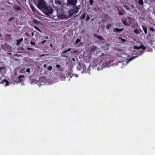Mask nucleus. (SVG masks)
<instances>
[{
	"label": "nucleus",
	"mask_w": 155,
	"mask_h": 155,
	"mask_svg": "<svg viewBox=\"0 0 155 155\" xmlns=\"http://www.w3.org/2000/svg\"><path fill=\"white\" fill-rule=\"evenodd\" d=\"M109 49H101V54L100 56L101 57V58L102 59L101 62L100 63L97 64L96 66L97 67L98 70H100L102 69L105 67L104 64L105 63L108 64L109 62V63L112 62L110 61V59H109L110 56V53L108 51Z\"/></svg>",
	"instance_id": "f257e3e1"
},
{
	"label": "nucleus",
	"mask_w": 155,
	"mask_h": 155,
	"mask_svg": "<svg viewBox=\"0 0 155 155\" xmlns=\"http://www.w3.org/2000/svg\"><path fill=\"white\" fill-rule=\"evenodd\" d=\"M81 8L80 5L75 6L73 8L71 9L68 12L69 16L70 17L71 16H74L78 13Z\"/></svg>",
	"instance_id": "f03ea898"
},
{
	"label": "nucleus",
	"mask_w": 155,
	"mask_h": 155,
	"mask_svg": "<svg viewBox=\"0 0 155 155\" xmlns=\"http://www.w3.org/2000/svg\"><path fill=\"white\" fill-rule=\"evenodd\" d=\"M142 50L141 49V51H136V55L135 56H134L130 58H129L126 61V62L127 63H129L130 62L133 60L134 58L137 57L139 56H140V55L142 54L144 52V50L146 49H142Z\"/></svg>",
	"instance_id": "7ed1b4c3"
},
{
	"label": "nucleus",
	"mask_w": 155,
	"mask_h": 155,
	"mask_svg": "<svg viewBox=\"0 0 155 155\" xmlns=\"http://www.w3.org/2000/svg\"><path fill=\"white\" fill-rule=\"evenodd\" d=\"M48 5L46 2L43 0H40L38 3V8L42 11Z\"/></svg>",
	"instance_id": "20e7f679"
},
{
	"label": "nucleus",
	"mask_w": 155,
	"mask_h": 155,
	"mask_svg": "<svg viewBox=\"0 0 155 155\" xmlns=\"http://www.w3.org/2000/svg\"><path fill=\"white\" fill-rule=\"evenodd\" d=\"M53 10L52 8L51 7L48 6V5L42 11L46 15H48L52 14Z\"/></svg>",
	"instance_id": "39448f33"
},
{
	"label": "nucleus",
	"mask_w": 155,
	"mask_h": 155,
	"mask_svg": "<svg viewBox=\"0 0 155 155\" xmlns=\"http://www.w3.org/2000/svg\"><path fill=\"white\" fill-rule=\"evenodd\" d=\"M77 68L78 69H79V70H81L83 69V73L84 72H87L88 73H90V70L91 69L89 66L87 70L86 69L85 65L84 64H81H81H79V65L77 67Z\"/></svg>",
	"instance_id": "423d86ee"
},
{
	"label": "nucleus",
	"mask_w": 155,
	"mask_h": 155,
	"mask_svg": "<svg viewBox=\"0 0 155 155\" xmlns=\"http://www.w3.org/2000/svg\"><path fill=\"white\" fill-rule=\"evenodd\" d=\"M58 17L59 18L66 19L68 18V17L63 13H57Z\"/></svg>",
	"instance_id": "0eeeda50"
},
{
	"label": "nucleus",
	"mask_w": 155,
	"mask_h": 155,
	"mask_svg": "<svg viewBox=\"0 0 155 155\" xmlns=\"http://www.w3.org/2000/svg\"><path fill=\"white\" fill-rule=\"evenodd\" d=\"M91 54V55H95V54L97 55L98 54L100 53V51H98V49H89Z\"/></svg>",
	"instance_id": "6e6552de"
},
{
	"label": "nucleus",
	"mask_w": 155,
	"mask_h": 155,
	"mask_svg": "<svg viewBox=\"0 0 155 155\" xmlns=\"http://www.w3.org/2000/svg\"><path fill=\"white\" fill-rule=\"evenodd\" d=\"M68 4L73 5H75L77 3V0H67Z\"/></svg>",
	"instance_id": "1a4fd4ad"
},
{
	"label": "nucleus",
	"mask_w": 155,
	"mask_h": 155,
	"mask_svg": "<svg viewBox=\"0 0 155 155\" xmlns=\"http://www.w3.org/2000/svg\"><path fill=\"white\" fill-rule=\"evenodd\" d=\"M5 82V85L6 86H7L8 85L9 83L8 81L6 79H4V80L2 81L1 82H0V84H4Z\"/></svg>",
	"instance_id": "9d476101"
},
{
	"label": "nucleus",
	"mask_w": 155,
	"mask_h": 155,
	"mask_svg": "<svg viewBox=\"0 0 155 155\" xmlns=\"http://www.w3.org/2000/svg\"><path fill=\"white\" fill-rule=\"evenodd\" d=\"M142 27L144 32L145 34L146 35L147 33V28L144 25H142Z\"/></svg>",
	"instance_id": "9b49d317"
},
{
	"label": "nucleus",
	"mask_w": 155,
	"mask_h": 155,
	"mask_svg": "<svg viewBox=\"0 0 155 155\" xmlns=\"http://www.w3.org/2000/svg\"><path fill=\"white\" fill-rule=\"evenodd\" d=\"M80 40L79 39H77L75 42V44H76V45L77 46H80L81 44V43L80 42Z\"/></svg>",
	"instance_id": "f8f14e48"
},
{
	"label": "nucleus",
	"mask_w": 155,
	"mask_h": 155,
	"mask_svg": "<svg viewBox=\"0 0 155 155\" xmlns=\"http://www.w3.org/2000/svg\"><path fill=\"white\" fill-rule=\"evenodd\" d=\"M123 30L124 28H122V29H120L116 28L114 29V31L115 32H120Z\"/></svg>",
	"instance_id": "ddd939ff"
},
{
	"label": "nucleus",
	"mask_w": 155,
	"mask_h": 155,
	"mask_svg": "<svg viewBox=\"0 0 155 155\" xmlns=\"http://www.w3.org/2000/svg\"><path fill=\"white\" fill-rule=\"evenodd\" d=\"M23 40V38H21L19 40H16L17 41V45H19L21 42Z\"/></svg>",
	"instance_id": "4468645a"
},
{
	"label": "nucleus",
	"mask_w": 155,
	"mask_h": 155,
	"mask_svg": "<svg viewBox=\"0 0 155 155\" xmlns=\"http://www.w3.org/2000/svg\"><path fill=\"white\" fill-rule=\"evenodd\" d=\"M118 41L120 43H121V42H125L126 41V40L124 39L121 38H120L118 39Z\"/></svg>",
	"instance_id": "2eb2a0df"
},
{
	"label": "nucleus",
	"mask_w": 155,
	"mask_h": 155,
	"mask_svg": "<svg viewBox=\"0 0 155 155\" xmlns=\"http://www.w3.org/2000/svg\"><path fill=\"white\" fill-rule=\"evenodd\" d=\"M20 78H24V76L23 75H20L18 76V79L19 81L20 82H21L23 81V79H21Z\"/></svg>",
	"instance_id": "dca6fc26"
},
{
	"label": "nucleus",
	"mask_w": 155,
	"mask_h": 155,
	"mask_svg": "<svg viewBox=\"0 0 155 155\" xmlns=\"http://www.w3.org/2000/svg\"><path fill=\"white\" fill-rule=\"evenodd\" d=\"M118 11V14L119 15H123V13L124 12V11L123 10L121 11L120 9L118 8L117 9Z\"/></svg>",
	"instance_id": "f3484780"
},
{
	"label": "nucleus",
	"mask_w": 155,
	"mask_h": 155,
	"mask_svg": "<svg viewBox=\"0 0 155 155\" xmlns=\"http://www.w3.org/2000/svg\"><path fill=\"white\" fill-rule=\"evenodd\" d=\"M111 23H109L107 24L106 26L107 29L108 30L109 28L111 27Z\"/></svg>",
	"instance_id": "a211bd4d"
},
{
	"label": "nucleus",
	"mask_w": 155,
	"mask_h": 155,
	"mask_svg": "<svg viewBox=\"0 0 155 155\" xmlns=\"http://www.w3.org/2000/svg\"><path fill=\"white\" fill-rule=\"evenodd\" d=\"M95 37V38H98V39L99 40H102L103 38L102 37L100 36H99L97 35H94Z\"/></svg>",
	"instance_id": "6ab92c4d"
},
{
	"label": "nucleus",
	"mask_w": 155,
	"mask_h": 155,
	"mask_svg": "<svg viewBox=\"0 0 155 155\" xmlns=\"http://www.w3.org/2000/svg\"><path fill=\"white\" fill-rule=\"evenodd\" d=\"M30 43L33 46H34V47H35V48L38 47L36 46V44L34 42H33L32 41H31Z\"/></svg>",
	"instance_id": "aec40b11"
},
{
	"label": "nucleus",
	"mask_w": 155,
	"mask_h": 155,
	"mask_svg": "<svg viewBox=\"0 0 155 155\" xmlns=\"http://www.w3.org/2000/svg\"><path fill=\"white\" fill-rule=\"evenodd\" d=\"M57 68H59V70L60 71H62L63 70V69L62 68H60L61 66H60L59 64H57L56 66Z\"/></svg>",
	"instance_id": "412c9836"
},
{
	"label": "nucleus",
	"mask_w": 155,
	"mask_h": 155,
	"mask_svg": "<svg viewBox=\"0 0 155 155\" xmlns=\"http://www.w3.org/2000/svg\"><path fill=\"white\" fill-rule=\"evenodd\" d=\"M123 22L124 24L126 26H129V24L125 20H123Z\"/></svg>",
	"instance_id": "4be33fe9"
},
{
	"label": "nucleus",
	"mask_w": 155,
	"mask_h": 155,
	"mask_svg": "<svg viewBox=\"0 0 155 155\" xmlns=\"http://www.w3.org/2000/svg\"><path fill=\"white\" fill-rule=\"evenodd\" d=\"M85 16H86V14H85V13H84L83 15L82 16H81V17H80V18L81 19H83L85 17Z\"/></svg>",
	"instance_id": "5701e85b"
},
{
	"label": "nucleus",
	"mask_w": 155,
	"mask_h": 155,
	"mask_svg": "<svg viewBox=\"0 0 155 155\" xmlns=\"http://www.w3.org/2000/svg\"><path fill=\"white\" fill-rule=\"evenodd\" d=\"M139 3L140 5H143V0H139Z\"/></svg>",
	"instance_id": "b1692460"
},
{
	"label": "nucleus",
	"mask_w": 155,
	"mask_h": 155,
	"mask_svg": "<svg viewBox=\"0 0 155 155\" xmlns=\"http://www.w3.org/2000/svg\"><path fill=\"white\" fill-rule=\"evenodd\" d=\"M136 48H142L143 49L145 48V47H144L142 45H141L140 46H139V47L137 46L136 47Z\"/></svg>",
	"instance_id": "393cba45"
},
{
	"label": "nucleus",
	"mask_w": 155,
	"mask_h": 155,
	"mask_svg": "<svg viewBox=\"0 0 155 155\" xmlns=\"http://www.w3.org/2000/svg\"><path fill=\"white\" fill-rule=\"evenodd\" d=\"M134 32L135 33L137 34H139L140 32L138 31V30L137 29H136L134 31Z\"/></svg>",
	"instance_id": "a878e982"
},
{
	"label": "nucleus",
	"mask_w": 155,
	"mask_h": 155,
	"mask_svg": "<svg viewBox=\"0 0 155 155\" xmlns=\"http://www.w3.org/2000/svg\"><path fill=\"white\" fill-rule=\"evenodd\" d=\"M34 28L35 29H36V30H38L40 32H41V30L40 29H39L38 28V27L36 26H34Z\"/></svg>",
	"instance_id": "bb28decb"
},
{
	"label": "nucleus",
	"mask_w": 155,
	"mask_h": 155,
	"mask_svg": "<svg viewBox=\"0 0 155 155\" xmlns=\"http://www.w3.org/2000/svg\"><path fill=\"white\" fill-rule=\"evenodd\" d=\"M124 7L126 8V9L127 10H129V8H128V6H127V5H124Z\"/></svg>",
	"instance_id": "cd10ccee"
},
{
	"label": "nucleus",
	"mask_w": 155,
	"mask_h": 155,
	"mask_svg": "<svg viewBox=\"0 0 155 155\" xmlns=\"http://www.w3.org/2000/svg\"><path fill=\"white\" fill-rule=\"evenodd\" d=\"M89 2L91 5H92L93 3V0H89Z\"/></svg>",
	"instance_id": "c85d7f7f"
},
{
	"label": "nucleus",
	"mask_w": 155,
	"mask_h": 155,
	"mask_svg": "<svg viewBox=\"0 0 155 155\" xmlns=\"http://www.w3.org/2000/svg\"><path fill=\"white\" fill-rule=\"evenodd\" d=\"M52 68V67L51 66H49L47 68V69L50 71H51Z\"/></svg>",
	"instance_id": "c756f323"
},
{
	"label": "nucleus",
	"mask_w": 155,
	"mask_h": 155,
	"mask_svg": "<svg viewBox=\"0 0 155 155\" xmlns=\"http://www.w3.org/2000/svg\"><path fill=\"white\" fill-rule=\"evenodd\" d=\"M71 49H67V50L63 51V53H65L66 52L69 51Z\"/></svg>",
	"instance_id": "7c9ffc66"
},
{
	"label": "nucleus",
	"mask_w": 155,
	"mask_h": 155,
	"mask_svg": "<svg viewBox=\"0 0 155 155\" xmlns=\"http://www.w3.org/2000/svg\"><path fill=\"white\" fill-rule=\"evenodd\" d=\"M30 68H28L26 70V71L27 72H30Z\"/></svg>",
	"instance_id": "2f4dec72"
},
{
	"label": "nucleus",
	"mask_w": 155,
	"mask_h": 155,
	"mask_svg": "<svg viewBox=\"0 0 155 155\" xmlns=\"http://www.w3.org/2000/svg\"><path fill=\"white\" fill-rule=\"evenodd\" d=\"M31 8L34 11H35V10L36 9L33 6H31Z\"/></svg>",
	"instance_id": "473e14b6"
},
{
	"label": "nucleus",
	"mask_w": 155,
	"mask_h": 155,
	"mask_svg": "<svg viewBox=\"0 0 155 155\" xmlns=\"http://www.w3.org/2000/svg\"><path fill=\"white\" fill-rule=\"evenodd\" d=\"M150 30L152 31H155V30L153 28H150Z\"/></svg>",
	"instance_id": "72a5a7b5"
},
{
	"label": "nucleus",
	"mask_w": 155,
	"mask_h": 155,
	"mask_svg": "<svg viewBox=\"0 0 155 155\" xmlns=\"http://www.w3.org/2000/svg\"><path fill=\"white\" fill-rule=\"evenodd\" d=\"M90 19V17H89V16L87 15V18L86 19V20H89Z\"/></svg>",
	"instance_id": "f704fd0d"
},
{
	"label": "nucleus",
	"mask_w": 155,
	"mask_h": 155,
	"mask_svg": "<svg viewBox=\"0 0 155 155\" xmlns=\"http://www.w3.org/2000/svg\"><path fill=\"white\" fill-rule=\"evenodd\" d=\"M43 66L44 68H46L47 67V65L46 64H44Z\"/></svg>",
	"instance_id": "c9c22d12"
},
{
	"label": "nucleus",
	"mask_w": 155,
	"mask_h": 155,
	"mask_svg": "<svg viewBox=\"0 0 155 155\" xmlns=\"http://www.w3.org/2000/svg\"><path fill=\"white\" fill-rule=\"evenodd\" d=\"M46 41L45 40L43 41H42L41 42V44H43L45 43V42Z\"/></svg>",
	"instance_id": "e433bc0d"
},
{
	"label": "nucleus",
	"mask_w": 155,
	"mask_h": 155,
	"mask_svg": "<svg viewBox=\"0 0 155 155\" xmlns=\"http://www.w3.org/2000/svg\"><path fill=\"white\" fill-rule=\"evenodd\" d=\"M152 49H148V51H152Z\"/></svg>",
	"instance_id": "4c0bfd02"
},
{
	"label": "nucleus",
	"mask_w": 155,
	"mask_h": 155,
	"mask_svg": "<svg viewBox=\"0 0 155 155\" xmlns=\"http://www.w3.org/2000/svg\"><path fill=\"white\" fill-rule=\"evenodd\" d=\"M133 51L134 52H136V51H139L138 50L136 51H134V49H133ZM141 51V50L140 51ZM136 54V53L135 54Z\"/></svg>",
	"instance_id": "58836bf2"
},
{
	"label": "nucleus",
	"mask_w": 155,
	"mask_h": 155,
	"mask_svg": "<svg viewBox=\"0 0 155 155\" xmlns=\"http://www.w3.org/2000/svg\"><path fill=\"white\" fill-rule=\"evenodd\" d=\"M133 51L134 52H136V51H139L138 50L136 51H134V49H133ZM141 51V50L140 51ZM136 54V53L135 54Z\"/></svg>",
	"instance_id": "ea45409f"
},
{
	"label": "nucleus",
	"mask_w": 155,
	"mask_h": 155,
	"mask_svg": "<svg viewBox=\"0 0 155 155\" xmlns=\"http://www.w3.org/2000/svg\"><path fill=\"white\" fill-rule=\"evenodd\" d=\"M25 34L27 35V36H28H28H29V35H28V33H27V32H26V33H25Z\"/></svg>",
	"instance_id": "a19ab883"
},
{
	"label": "nucleus",
	"mask_w": 155,
	"mask_h": 155,
	"mask_svg": "<svg viewBox=\"0 0 155 155\" xmlns=\"http://www.w3.org/2000/svg\"><path fill=\"white\" fill-rule=\"evenodd\" d=\"M58 3L59 4H61V2L60 1H58Z\"/></svg>",
	"instance_id": "79ce46f5"
},
{
	"label": "nucleus",
	"mask_w": 155,
	"mask_h": 155,
	"mask_svg": "<svg viewBox=\"0 0 155 155\" xmlns=\"http://www.w3.org/2000/svg\"><path fill=\"white\" fill-rule=\"evenodd\" d=\"M31 35H32V36H33V35H34V34L33 32H32L31 33Z\"/></svg>",
	"instance_id": "37998d69"
},
{
	"label": "nucleus",
	"mask_w": 155,
	"mask_h": 155,
	"mask_svg": "<svg viewBox=\"0 0 155 155\" xmlns=\"http://www.w3.org/2000/svg\"><path fill=\"white\" fill-rule=\"evenodd\" d=\"M131 6L132 7V8H133V7H134L132 5H131Z\"/></svg>",
	"instance_id": "c03bdc74"
},
{
	"label": "nucleus",
	"mask_w": 155,
	"mask_h": 155,
	"mask_svg": "<svg viewBox=\"0 0 155 155\" xmlns=\"http://www.w3.org/2000/svg\"><path fill=\"white\" fill-rule=\"evenodd\" d=\"M8 54H12L11 53H8Z\"/></svg>",
	"instance_id": "a18cd8bd"
},
{
	"label": "nucleus",
	"mask_w": 155,
	"mask_h": 155,
	"mask_svg": "<svg viewBox=\"0 0 155 155\" xmlns=\"http://www.w3.org/2000/svg\"><path fill=\"white\" fill-rule=\"evenodd\" d=\"M48 37H47L46 38V39H48Z\"/></svg>",
	"instance_id": "49530a36"
},
{
	"label": "nucleus",
	"mask_w": 155,
	"mask_h": 155,
	"mask_svg": "<svg viewBox=\"0 0 155 155\" xmlns=\"http://www.w3.org/2000/svg\"><path fill=\"white\" fill-rule=\"evenodd\" d=\"M27 48L28 49V48Z\"/></svg>",
	"instance_id": "de8ad7c7"
},
{
	"label": "nucleus",
	"mask_w": 155,
	"mask_h": 155,
	"mask_svg": "<svg viewBox=\"0 0 155 155\" xmlns=\"http://www.w3.org/2000/svg\"><path fill=\"white\" fill-rule=\"evenodd\" d=\"M117 50H120L121 49H117Z\"/></svg>",
	"instance_id": "09e8293b"
},
{
	"label": "nucleus",
	"mask_w": 155,
	"mask_h": 155,
	"mask_svg": "<svg viewBox=\"0 0 155 155\" xmlns=\"http://www.w3.org/2000/svg\"><path fill=\"white\" fill-rule=\"evenodd\" d=\"M30 50H33L34 49H30Z\"/></svg>",
	"instance_id": "8fccbe9b"
},
{
	"label": "nucleus",
	"mask_w": 155,
	"mask_h": 155,
	"mask_svg": "<svg viewBox=\"0 0 155 155\" xmlns=\"http://www.w3.org/2000/svg\"><path fill=\"white\" fill-rule=\"evenodd\" d=\"M109 45V44H108L107 45Z\"/></svg>",
	"instance_id": "3c124183"
},
{
	"label": "nucleus",
	"mask_w": 155,
	"mask_h": 155,
	"mask_svg": "<svg viewBox=\"0 0 155 155\" xmlns=\"http://www.w3.org/2000/svg\"><path fill=\"white\" fill-rule=\"evenodd\" d=\"M1 79H0V80Z\"/></svg>",
	"instance_id": "603ef678"
}]
</instances>
